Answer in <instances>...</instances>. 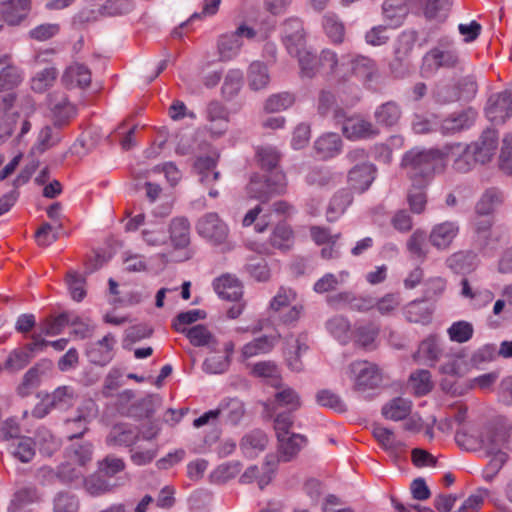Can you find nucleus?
I'll return each mask as SVG.
<instances>
[{"mask_svg": "<svg viewBox=\"0 0 512 512\" xmlns=\"http://www.w3.org/2000/svg\"><path fill=\"white\" fill-rule=\"evenodd\" d=\"M320 66L326 78L339 86L354 79L363 83L371 81L377 71L374 60L369 57L353 53L339 56L331 49L320 52Z\"/></svg>", "mask_w": 512, "mask_h": 512, "instance_id": "f257e3e1", "label": "nucleus"}, {"mask_svg": "<svg viewBox=\"0 0 512 512\" xmlns=\"http://www.w3.org/2000/svg\"><path fill=\"white\" fill-rule=\"evenodd\" d=\"M401 165L416 185H424L435 173L444 170L443 148L411 149L403 156Z\"/></svg>", "mask_w": 512, "mask_h": 512, "instance_id": "f03ea898", "label": "nucleus"}, {"mask_svg": "<svg viewBox=\"0 0 512 512\" xmlns=\"http://www.w3.org/2000/svg\"><path fill=\"white\" fill-rule=\"evenodd\" d=\"M460 64L458 52L450 44L440 43L430 49L423 57L421 72L435 74L440 69H455Z\"/></svg>", "mask_w": 512, "mask_h": 512, "instance_id": "7ed1b4c3", "label": "nucleus"}, {"mask_svg": "<svg viewBox=\"0 0 512 512\" xmlns=\"http://www.w3.org/2000/svg\"><path fill=\"white\" fill-rule=\"evenodd\" d=\"M349 377L354 383V389L365 392L377 388L382 375L378 367L368 361H355L349 366Z\"/></svg>", "mask_w": 512, "mask_h": 512, "instance_id": "20e7f679", "label": "nucleus"}, {"mask_svg": "<svg viewBox=\"0 0 512 512\" xmlns=\"http://www.w3.org/2000/svg\"><path fill=\"white\" fill-rule=\"evenodd\" d=\"M98 407L94 400L86 399L78 406L76 415L64 421V429L69 439L82 437L88 424L97 417Z\"/></svg>", "mask_w": 512, "mask_h": 512, "instance_id": "39448f33", "label": "nucleus"}, {"mask_svg": "<svg viewBox=\"0 0 512 512\" xmlns=\"http://www.w3.org/2000/svg\"><path fill=\"white\" fill-rule=\"evenodd\" d=\"M256 31L246 25H240L234 32L221 35L217 42V49L221 61H229L235 58L242 47L240 37L253 39Z\"/></svg>", "mask_w": 512, "mask_h": 512, "instance_id": "423d86ee", "label": "nucleus"}, {"mask_svg": "<svg viewBox=\"0 0 512 512\" xmlns=\"http://www.w3.org/2000/svg\"><path fill=\"white\" fill-rule=\"evenodd\" d=\"M197 232L214 245L225 243L229 235L228 226L217 213H207L197 222Z\"/></svg>", "mask_w": 512, "mask_h": 512, "instance_id": "0eeeda50", "label": "nucleus"}, {"mask_svg": "<svg viewBox=\"0 0 512 512\" xmlns=\"http://www.w3.org/2000/svg\"><path fill=\"white\" fill-rule=\"evenodd\" d=\"M443 152L444 163L446 164L448 160L453 159V169L460 173L469 172L476 163H479L469 145H463L462 143L448 144L443 147Z\"/></svg>", "mask_w": 512, "mask_h": 512, "instance_id": "6e6552de", "label": "nucleus"}, {"mask_svg": "<svg viewBox=\"0 0 512 512\" xmlns=\"http://www.w3.org/2000/svg\"><path fill=\"white\" fill-rule=\"evenodd\" d=\"M487 118L493 123H503L512 115V91L492 94L485 108Z\"/></svg>", "mask_w": 512, "mask_h": 512, "instance_id": "1a4fd4ad", "label": "nucleus"}, {"mask_svg": "<svg viewBox=\"0 0 512 512\" xmlns=\"http://www.w3.org/2000/svg\"><path fill=\"white\" fill-rule=\"evenodd\" d=\"M115 345L116 339L111 333H108L102 339L91 343L86 350L88 361L94 365L102 367L106 366L115 356Z\"/></svg>", "mask_w": 512, "mask_h": 512, "instance_id": "9d476101", "label": "nucleus"}, {"mask_svg": "<svg viewBox=\"0 0 512 512\" xmlns=\"http://www.w3.org/2000/svg\"><path fill=\"white\" fill-rule=\"evenodd\" d=\"M23 80L24 72L14 63L12 54L0 53V92L13 90Z\"/></svg>", "mask_w": 512, "mask_h": 512, "instance_id": "9b49d317", "label": "nucleus"}, {"mask_svg": "<svg viewBox=\"0 0 512 512\" xmlns=\"http://www.w3.org/2000/svg\"><path fill=\"white\" fill-rule=\"evenodd\" d=\"M342 133L349 140H360L377 136L379 130L370 121L360 116H352L344 120Z\"/></svg>", "mask_w": 512, "mask_h": 512, "instance_id": "f8f14e48", "label": "nucleus"}, {"mask_svg": "<svg viewBox=\"0 0 512 512\" xmlns=\"http://www.w3.org/2000/svg\"><path fill=\"white\" fill-rule=\"evenodd\" d=\"M470 149L474 151L476 160L485 164L489 162L495 154L498 146V133L494 129H486L482 132L479 139L468 144Z\"/></svg>", "mask_w": 512, "mask_h": 512, "instance_id": "ddd939ff", "label": "nucleus"}, {"mask_svg": "<svg viewBox=\"0 0 512 512\" xmlns=\"http://www.w3.org/2000/svg\"><path fill=\"white\" fill-rule=\"evenodd\" d=\"M459 233V225L455 221H444L435 224L429 234L430 244L439 249L445 250L450 247Z\"/></svg>", "mask_w": 512, "mask_h": 512, "instance_id": "4468645a", "label": "nucleus"}, {"mask_svg": "<svg viewBox=\"0 0 512 512\" xmlns=\"http://www.w3.org/2000/svg\"><path fill=\"white\" fill-rule=\"evenodd\" d=\"M0 13L2 20L10 26L20 25L31 10V0H8L6 3H0Z\"/></svg>", "mask_w": 512, "mask_h": 512, "instance_id": "2eb2a0df", "label": "nucleus"}, {"mask_svg": "<svg viewBox=\"0 0 512 512\" xmlns=\"http://www.w3.org/2000/svg\"><path fill=\"white\" fill-rule=\"evenodd\" d=\"M376 167L369 162L355 165L348 173V183L356 192L366 191L375 179Z\"/></svg>", "mask_w": 512, "mask_h": 512, "instance_id": "dca6fc26", "label": "nucleus"}, {"mask_svg": "<svg viewBox=\"0 0 512 512\" xmlns=\"http://www.w3.org/2000/svg\"><path fill=\"white\" fill-rule=\"evenodd\" d=\"M476 119V112L469 108L450 114L440 124V131L444 135H452L470 128Z\"/></svg>", "mask_w": 512, "mask_h": 512, "instance_id": "f3484780", "label": "nucleus"}, {"mask_svg": "<svg viewBox=\"0 0 512 512\" xmlns=\"http://www.w3.org/2000/svg\"><path fill=\"white\" fill-rule=\"evenodd\" d=\"M283 42L290 55L299 52V47L304 45V33L302 21L291 18L283 24Z\"/></svg>", "mask_w": 512, "mask_h": 512, "instance_id": "a211bd4d", "label": "nucleus"}, {"mask_svg": "<svg viewBox=\"0 0 512 512\" xmlns=\"http://www.w3.org/2000/svg\"><path fill=\"white\" fill-rule=\"evenodd\" d=\"M441 355L442 348L439 338L435 335H430L420 343L413 358L419 364L434 366Z\"/></svg>", "mask_w": 512, "mask_h": 512, "instance_id": "6ab92c4d", "label": "nucleus"}, {"mask_svg": "<svg viewBox=\"0 0 512 512\" xmlns=\"http://www.w3.org/2000/svg\"><path fill=\"white\" fill-rule=\"evenodd\" d=\"M277 392L271 402V409L276 412L278 408H286L289 412H295L302 406L299 393L293 388L283 385L281 381L278 383Z\"/></svg>", "mask_w": 512, "mask_h": 512, "instance_id": "aec40b11", "label": "nucleus"}, {"mask_svg": "<svg viewBox=\"0 0 512 512\" xmlns=\"http://www.w3.org/2000/svg\"><path fill=\"white\" fill-rule=\"evenodd\" d=\"M277 440L280 458L285 462L296 457L308 443L307 437L299 433H289Z\"/></svg>", "mask_w": 512, "mask_h": 512, "instance_id": "412c9836", "label": "nucleus"}, {"mask_svg": "<svg viewBox=\"0 0 512 512\" xmlns=\"http://www.w3.org/2000/svg\"><path fill=\"white\" fill-rule=\"evenodd\" d=\"M206 119L212 134L220 136L228 127L229 114L227 109L218 101H212L206 109Z\"/></svg>", "mask_w": 512, "mask_h": 512, "instance_id": "4be33fe9", "label": "nucleus"}, {"mask_svg": "<svg viewBox=\"0 0 512 512\" xmlns=\"http://www.w3.org/2000/svg\"><path fill=\"white\" fill-rule=\"evenodd\" d=\"M213 287L220 298L230 301H237L243 294L241 282L230 274L216 278L213 282Z\"/></svg>", "mask_w": 512, "mask_h": 512, "instance_id": "5701e85b", "label": "nucleus"}, {"mask_svg": "<svg viewBox=\"0 0 512 512\" xmlns=\"http://www.w3.org/2000/svg\"><path fill=\"white\" fill-rule=\"evenodd\" d=\"M373 436L391 456L398 458L405 452V443L397 440L392 430L376 425L373 427Z\"/></svg>", "mask_w": 512, "mask_h": 512, "instance_id": "b1692460", "label": "nucleus"}, {"mask_svg": "<svg viewBox=\"0 0 512 512\" xmlns=\"http://www.w3.org/2000/svg\"><path fill=\"white\" fill-rule=\"evenodd\" d=\"M281 338L280 334L263 335L246 343L241 350L243 359H249L273 350Z\"/></svg>", "mask_w": 512, "mask_h": 512, "instance_id": "393cba45", "label": "nucleus"}, {"mask_svg": "<svg viewBox=\"0 0 512 512\" xmlns=\"http://www.w3.org/2000/svg\"><path fill=\"white\" fill-rule=\"evenodd\" d=\"M139 437V432L136 429L127 424H117L110 430L106 438V444L112 447H130L138 441Z\"/></svg>", "mask_w": 512, "mask_h": 512, "instance_id": "a878e982", "label": "nucleus"}, {"mask_svg": "<svg viewBox=\"0 0 512 512\" xmlns=\"http://www.w3.org/2000/svg\"><path fill=\"white\" fill-rule=\"evenodd\" d=\"M484 440L482 451L487 456H497L500 453H506L505 431L503 428L494 429L489 426L484 427Z\"/></svg>", "mask_w": 512, "mask_h": 512, "instance_id": "bb28decb", "label": "nucleus"}, {"mask_svg": "<svg viewBox=\"0 0 512 512\" xmlns=\"http://www.w3.org/2000/svg\"><path fill=\"white\" fill-rule=\"evenodd\" d=\"M504 195L498 188L492 187L485 190L475 205V213L479 216L492 215L502 205Z\"/></svg>", "mask_w": 512, "mask_h": 512, "instance_id": "cd10ccee", "label": "nucleus"}, {"mask_svg": "<svg viewBox=\"0 0 512 512\" xmlns=\"http://www.w3.org/2000/svg\"><path fill=\"white\" fill-rule=\"evenodd\" d=\"M314 148L320 158H333L341 152L342 140L337 133H326L315 141Z\"/></svg>", "mask_w": 512, "mask_h": 512, "instance_id": "c85d7f7f", "label": "nucleus"}, {"mask_svg": "<svg viewBox=\"0 0 512 512\" xmlns=\"http://www.w3.org/2000/svg\"><path fill=\"white\" fill-rule=\"evenodd\" d=\"M63 82L71 88H86L91 83V72L83 64H72L64 72Z\"/></svg>", "mask_w": 512, "mask_h": 512, "instance_id": "c756f323", "label": "nucleus"}, {"mask_svg": "<svg viewBox=\"0 0 512 512\" xmlns=\"http://www.w3.org/2000/svg\"><path fill=\"white\" fill-rule=\"evenodd\" d=\"M483 433L484 427L459 430L455 434V441L461 448L467 451H482Z\"/></svg>", "mask_w": 512, "mask_h": 512, "instance_id": "7c9ffc66", "label": "nucleus"}, {"mask_svg": "<svg viewBox=\"0 0 512 512\" xmlns=\"http://www.w3.org/2000/svg\"><path fill=\"white\" fill-rule=\"evenodd\" d=\"M292 56L298 58L300 67V76L302 78H313L316 74L322 72L320 66V54L318 56L304 49V45L299 47V52L294 53Z\"/></svg>", "mask_w": 512, "mask_h": 512, "instance_id": "2f4dec72", "label": "nucleus"}, {"mask_svg": "<svg viewBox=\"0 0 512 512\" xmlns=\"http://www.w3.org/2000/svg\"><path fill=\"white\" fill-rule=\"evenodd\" d=\"M78 399L75 389L68 385L57 387L50 395V405L54 409L66 411L71 408Z\"/></svg>", "mask_w": 512, "mask_h": 512, "instance_id": "473e14b6", "label": "nucleus"}, {"mask_svg": "<svg viewBox=\"0 0 512 512\" xmlns=\"http://www.w3.org/2000/svg\"><path fill=\"white\" fill-rule=\"evenodd\" d=\"M170 240L177 249L185 248L190 243V223L184 217H176L170 224Z\"/></svg>", "mask_w": 512, "mask_h": 512, "instance_id": "72a5a7b5", "label": "nucleus"}, {"mask_svg": "<svg viewBox=\"0 0 512 512\" xmlns=\"http://www.w3.org/2000/svg\"><path fill=\"white\" fill-rule=\"evenodd\" d=\"M328 332L341 344L346 345L352 339L350 321L344 316H334L326 323Z\"/></svg>", "mask_w": 512, "mask_h": 512, "instance_id": "f704fd0d", "label": "nucleus"}, {"mask_svg": "<svg viewBox=\"0 0 512 512\" xmlns=\"http://www.w3.org/2000/svg\"><path fill=\"white\" fill-rule=\"evenodd\" d=\"M41 500L38 489L34 486L23 487L15 494L9 506L10 512H23L27 506Z\"/></svg>", "mask_w": 512, "mask_h": 512, "instance_id": "c9c22d12", "label": "nucleus"}, {"mask_svg": "<svg viewBox=\"0 0 512 512\" xmlns=\"http://www.w3.org/2000/svg\"><path fill=\"white\" fill-rule=\"evenodd\" d=\"M141 234L143 241L151 247H160L168 242L166 226L162 221L147 223Z\"/></svg>", "mask_w": 512, "mask_h": 512, "instance_id": "e433bc0d", "label": "nucleus"}, {"mask_svg": "<svg viewBox=\"0 0 512 512\" xmlns=\"http://www.w3.org/2000/svg\"><path fill=\"white\" fill-rule=\"evenodd\" d=\"M401 108L394 101H388L378 106L374 112V118L379 125L392 127L401 118Z\"/></svg>", "mask_w": 512, "mask_h": 512, "instance_id": "4c0bfd02", "label": "nucleus"}, {"mask_svg": "<svg viewBox=\"0 0 512 512\" xmlns=\"http://www.w3.org/2000/svg\"><path fill=\"white\" fill-rule=\"evenodd\" d=\"M267 443V435L261 430H254L242 438L240 447L246 456L254 457L265 449Z\"/></svg>", "mask_w": 512, "mask_h": 512, "instance_id": "58836bf2", "label": "nucleus"}, {"mask_svg": "<svg viewBox=\"0 0 512 512\" xmlns=\"http://www.w3.org/2000/svg\"><path fill=\"white\" fill-rule=\"evenodd\" d=\"M404 315L411 323L427 324L431 320L432 310L424 300H414L404 307Z\"/></svg>", "mask_w": 512, "mask_h": 512, "instance_id": "ea45409f", "label": "nucleus"}, {"mask_svg": "<svg viewBox=\"0 0 512 512\" xmlns=\"http://www.w3.org/2000/svg\"><path fill=\"white\" fill-rule=\"evenodd\" d=\"M412 403L401 397L394 398L382 407V415L392 421L405 419L411 412Z\"/></svg>", "mask_w": 512, "mask_h": 512, "instance_id": "a19ab883", "label": "nucleus"}, {"mask_svg": "<svg viewBox=\"0 0 512 512\" xmlns=\"http://www.w3.org/2000/svg\"><path fill=\"white\" fill-rule=\"evenodd\" d=\"M353 201V196L348 189L339 190L332 197L327 209L328 221H335L342 215Z\"/></svg>", "mask_w": 512, "mask_h": 512, "instance_id": "79ce46f5", "label": "nucleus"}, {"mask_svg": "<svg viewBox=\"0 0 512 512\" xmlns=\"http://www.w3.org/2000/svg\"><path fill=\"white\" fill-rule=\"evenodd\" d=\"M185 336L195 347L209 346L213 351L216 350L218 343L205 325L198 324L189 328Z\"/></svg>", "mask_w": 512, "mask_h": 512, "instance_id": "37998d69", "label": "nucleus"}, {"mask_svg": "<svg viewBox=\"0 0 512 512\" xmlns=\"http://www.w3.org/2000/svg\"><path fill=\"white\" fill-rule=\"evenodd\" d=\"M247 77L250 88L255 91L267 87L270 81L268 68L260 61L250 64Z\"/></svg>", "mask_w": 512, "mask_h": 512, "instance_id": "c03bdc74", "label": "nucleus"}, {"mask_svg": "<svg viewBox=\"0 0 512 512\" xmlns=\"http://www.w3.org/2000/svg\"><path fill=\"white\" fill-rule=\"evenodd\" d=\"M216 162V158L212 156H203L196 159L194 169L200 176V181L202 183L208 184L219 179L220 173L214 171Z\"/></svg>", "mask_w": 512, "mask_h": 512, "instance_id": "a18cd8bd", "label": "nucleus"}, {"mask_svg": "<svg viewBox=\"0 0 512 512\" xmlns=\"http://www.w3.org/2000/svg\"><path fill=\"white\" fill-rule=\"evenodd\" d=\"M379 334V328L374 324H365L356 327L352 333L355 345L364 349L373 348L374 342Z\"/></svg>", "mask_w": 512, "mask_h": 512, "instance_id": "49530a36", "label": "nucleus"}, {"mask_svg": "<svg viewBox=\"0 0 512 512\" xmlns=\"http://www.w3.org/2000/svg\"><path fill=\"white\" fill-rule=\"evenodd\" d=\"M349 276L350 274L348 271H340L337 275L333 273H326L315 282L313 289L319 294L334 291L340 284L345 283Z\"/></svg>", "mask_w": 512, "mask_h": 512, "instance_id": "de8ad7c7", "label": "nucleus"}, {"mask_svg": "<svg viewBox=\"0 0 512 512\" xmlns=\"http://www.w3.org/2000/svg\"><path fill=\"white\" fill-rule=\"evenodd\" d=\"M10 449L14 458L22 463L30 462L35 456V442L30 437H18Z\"/></svg>", "mask_w": 512, "mask_h": 512, "instance_id": "09e8293b", "label": "nucleus"}, {"mask_svg": "<svg viewBox=\"0 0 512 512\" xmlns=\"http://www.w3.org/2000/svg\"><path fill=\"white\" fill-rule=\"evenodd\" d=\"M293 244V231L285 223L278 224L270 236V246L279 250H288Z\"/></svg>", "mask_w": 512, "mask_h": 512, "instance_id": "8fccbe9b", "label": "nucleus"}, {"mask_svg": "<svg viewBox=\"0 0 512 512\" xmlns=\"http://www.w3.org/2000/svg\"><path fill=\"white\" fill-rule=\"evenodd\" d=\"M423 15L426 19L432 20L440 17H445L450 7L452 0H419Z\"/></svg>", "mask_w": 512, "mask_h": 512, "instance_id": "3c124183", "label": "nucleus"}, {"mask_svg": "<svg viewBox=\"0 0 512 512\" xmlns=\"http://www.w3.org/2000/svg\"><path fill=\"white\" fill-rule=\"evenodd\" d=\"M427 235L425 231L416 229L407 240V250L413 258L424 261L427 257Z\"/></svg>", "mask_w": 512, "mask_h": 512, "instance_id": "603ef678", "label": "nucleus"}, {"mask_svg": "<svg viewBox=\"0 0 512 512\" xmlns=\"http://www.w3.org/2000/svg\"><path fill=\"white\" fill-rule=\"evenodd\" d=\"M447 334L452 342L466 343L472 339L474 335V327L472 323L460 320L453 322L447 329Z\"/></svg>", "mask_w": 512, "mask_h": 512, "instance_id": "864d4df0", "label": "nucleus"}, {"mask_svg": "<svg viewBox=\"0 0 512 512\" xmlns=\"http://www.w3.org/2000/svg\"><path fill=\"white\" fill-rule=\"evenodd\" d=\"M323 28L333 44H341L344 40V24L335 15H325L323 18Z\"/></svg>", "mask_w": 512, "mask_h": 512, "instance_id": "5fc2aeb1", "label": "nucleus"}, {"mask_svg": "<svg viewBox=\"0 0 512 512\" xmlns=\"http://www.w3.org/2000/svg\"><path fill=\"white\" fill-rule=\"evenodd\" d=\"M54 124L62 126L66 124L76 114V109L66 98H62L59 102L51 106Z\"/></svg>", "mask_w": 512, "mask_h": 512, "instance_id": "6e6d98bb", "label": "nucleus"}, {"mask_svg": "<svg viewBox=\"0 0 512 512\" xmlns=\"http://www.w3.org/2000/svg\"><path fill=\"white\" fill-rule=\"evenodd\" d=\"M416 39L417 35L414 31H404L398 36L394 47V54L398 60L401 61L408 57L414 48Z\"/></svg>", "mask_w": 512, "mask_h": 512, "instance_id": "4d7b16f0", "label": "nucleus"}, {"mask_svg": "<svg viewBox=\"0 0 512 512\" xmlns=\"http://www.w3.org/2000/svg\"><path fill=\"white\" fill-rule=\"evenodd\" d=\"M69 323L67 313H61L58 316H50L40 324L41 333L47 336L60 334Z\"/></svg>", "mask_w": 512, "mask_h": 512, "instance_id": "13d9d810", "label": "nucleus"}, {"mask_svg": "<svg viewBox=\"0 0 512 512\" xmlns=\"http://www.w3.org/2000/svg\"><path fill=\"white\" fill-rule=\"evenodd\" d=\"M206 317V313L200 309H193L186 312L179 313L172 323V327L176 332L186 334L187 325L195 323L200 319H204Z\"/></svg>", "mask_w": 512, "mask_h": 512, "instance_id": "bf43d9fd", "label": "nucleus"}, {"mask_svg": "<svg viewBox=\"0 0 512 512\" xmlns=\"http://www.w3.org/2000/svg\"><path fill=\"white\" fill-rule=\"evenodd\" d=\"M415 395L423 396L432 389L431 374L428 370H418L412 373L409 378Z\"/></svg>", "mask_w": 512, "mask_h": 512, "instance_id": "052dcab7", "label": "nucleus"}, {"mask_svg": "<svg viewBox=\"0 0 512 512\" xmlns=\"http://www.w3.org/2000/svg\"><path fill=\"white\" fill-rule=\"evenodd\" d=\"M57 71L55 68H45L38 72L31 80L33 91L42 93L51 87L56 80Z\"/></svg>", "mask_w": 512, "mask_h": 512, "instance_id": "680f3d73", "label": "nucleus"}, {"mask_svg": "<svg viewBox=\"0 0 512 512\" xmlns=\"http://www.w3.org/2000/svg\"><path fill=\"white\" fill-rule=\"evenodd\" d=\"M252 373L257 377L267 379L269 384L274 387H278V383L281 381L278 369L272 362L256 363Z\"/></svg>", "mask_w": 512, "mask_h": 512, "instance_id": "e2e57ef3", "label": "nucleus"}, {"mask_svg": "<svg viewBox=\"0 0 512 512\" xmlns=\"http://www.w3.org/2000/svg\"><path fill=\"white\" fill-rule=\"evenodd\" d=\"M133 7V0H107L99 12L103 16H118L130 12Z\"/></svg>", "mask_w": 512, "mask_h": 512, "instance_id": "0e129e2a", "label": "nucleus"}, {"mask_svg": "<svg viewBox=\"0 0 512 512\" xmlns=\"http://www.w3.org/2000/svg\"><path fill=\"white\" fill-rule=\"evenodd\" d=\"M78 509L79 502L73 494L66 491H61L54 497V512H77Z\"/></svg>", "mask_w": 512, "mask_h": 512, "instance_id": "69168bd1", "label": "nucleus"}, {"mask_svg": "<svg viewBox=\"0 0 512 512\" xmlns=\"http://www.w3.org/2000/svg\"><path fill=\"white\" fill-rule=\"evenodd\" d=\"M294 101L295 98L291 93L273 94L266 100L265 110L271 113L280 112L292 106Z\"/></svg>", "mask_w": 512, "mask_h": 512, "instance_id": "338daca9", "label": "nucleus"}, {"mask_svg": "<svg viewBox=\"0 0 512 512\" xmlns=\"http://www.w3.org/2000/svg\"><path fill=\"white\" fill-rule=\"evenodd\" d=\"M499 167L504 173L512 175V134H506L502 140Z\"/></svg>", "mask_w": 512, "mask_h": 512, "instance_id": "774afa93", "label": "nucleus"}]
</instances>
